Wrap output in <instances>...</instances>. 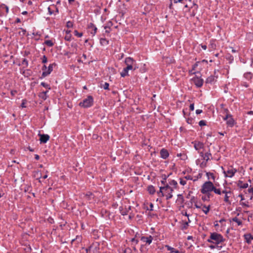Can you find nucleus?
Returning a JSON list of instances; mask_svg holds the SVG:
<instances>
[{"instance_id": "f257e3e1", "label": "nucleus", "mask_w": 253, "mask_h": 253, "mask_svg": "<svg viewBox=\"0 0 253 253\" xmlns=\"http://www.w3.org/2000/svg\"><path fill=\"white\" fill-rule=\"evenodd\" d=\"M173 189L169 185L161 187L159 193H161L163 196H166L167 199H170L172 197Z\"/></svg>"}, {"instance_id": "f03ea898", "label": "nucleus", "mask_w": 253, "mask_h": 253, "mask_svg": "<svg viewBox=\"0 0 253 253\" xmlns=\"http://www.w3.org/2000/svg\"><path fill=\"white\" fill-rule=\"evenodd\" d=\"M201 157H203V160L205 161L202 162L200 163V160H198L196 162L197 165H199L200 167L202 168H204L207 166V162L211 158V154L210 152H207L204 154L202 152L200 153Z\"/></svg>"}, {"instance_id": "7ed1b4c3", "label": "nucleus", "mask_w": 253, "mask_h": 253, "mask_svg": "<svg viewBox=\"0 0 253 253\" xmlns=\"http://www.w3.org/2000/svg\"><path fill=\"white\" fill-rule=\"evenodd\" d=\"M223 237L220 234L217 233H211L210 239L208 240L209 242H212L216 244H218L223 242Z\"/></svg>"}, {"instance_id": "20e7f679", "label": "nucleus", "mask_w": 253, "mask_h": 253, "mask_svg": "<svg viewBox=\"0 0 253 253\" xmlns=\"http://www.w3.org/2000/svg\"><path fill=\"white\" fill-rule=\"evenodd\" d=\"M214 185L211 181H207L205 182L201 189V192L203 194H207L213 189Z\"/></svg>"}, {"instance_id": "39448f33", "label": "nucleus", "mask_w": 253, "mask_h": 253, "mask_svg": "<svg viewBox=\"0 0 253 253\" xmlns=\"http://www.w3.org/2000/svg\"><path fill=\"white\" fill-rule=\"evenodd\" d=\"M225 111L226 114L225 117L223 118V119L224 120L226 121V124L228 126L232 127L234 125V120L233 119L231 115L228 113V110L226 109L225 110Z\"/></svg>"}, {"instance_id": "423d86ee", "label": "nucleus", "mask_w": 253, "mask_h": 253, "mask_svg": "<svg viewBox=\"0 0 253 253\" xmlns=\"http://www.w3.org/2000/svg\"><path fill=\"white\" fill-rule=\"evenodd\" d=\"M93 103V98L91 96H89L83 102H80V105L84 107H89L91 106Z\"/></svg>"}, {"instance_id": "0eeeda50", "label": "nucleus", "mask_w": 253, "mask_h": 253, "mask_svg": "<svg viewBox=\"0 0 253 253\" xmlns=\"http://www.w3.org/2000/svg\"><path fill=\"white\" fill-rule=\"evenodd\" d=\"M53 66H55V64H50L48 66V68H47L46 66L45 65H44L42 67V70L43 72L42 74V76L43 77H45L47 75H48L53 70Z\"/></svg>"}, {"instance_id": "6e6552de", "label": "nucleus", "mask_w": 253, "mask_h": 253, "mask_svg": "<svg viewBox=\"0 0 253 253\" xmlns=\"http://www.w3.org/2000/svg\"><path fill=\"white\" fill-rule=\"evenodd\" d=\"M222 193L225 194L224 201L228 204H231V202L229 201V198L232 194V192L230 190L225 189L222 190Z\"/></svg>"}, {"instance_id": "1a4fd4ad", "label": "nucleus", "mask_w": 253, "mask_h": 253, "mask_svg": "<svg viewBox=\"0 0 253 253\" xmlns=\"http://www.w3.org/2000/svg\"><path fill=\"white\" fill-rule=\"evenodd\" d=\"M192 143L193 144L194 148L197 151H199L201 149L204 148V144L202 142L195 141L192 142Z\"/></svg>"}, {"instance_id": "9d476101", "label": "nucleus", "mask_w": 253, "mask_h": 253, "mask_svg": "<svg viewBox=\"0 0 253 253\" xmlns=\"http://www.w3.org/2000/svg\"><path fill=\"white\" fill-rule=\"evenodd\" d=\"M236 172V170L233 169H228L227 171H224L225 176L226 177H232Z\"/></svg>"}, {"instance_id": "9b49d317", "label": "nucleus", "mask_w": 253, "mask_h": 253, "mask_svg": "<svg viewBox=\"0 0 253 253\" xmlns=\"http://www.w3.org/2000/svg\"><path fill=\"white\" fill-rule=\"evenodd\" d=\"M193 82L198 87H201L203 84V80L202 79L196 77L193 79Z\"/></svg>"}, {"instance_id": "f8f14e48", "label": "nucleus", "mask_w": 253, "mask_h": 253, "mask_svg": "<svg viewBox=\"0 0 253 253\" xmlns=\"http://www.w3.org/2000/svg\"><path fill=\"white\" fill-rule=\"evenodd\" d=\"M130 209L131 207L130 206H126L125 207V209H124L123 207H120V211L122 214L124 215L126 214L130 210Z\"/></svg>"}, {"instance_id": "ddd939ff", "label": "nucleus", "mask_w": 253, "mask_h": 253, "mask_svg": "<svg viewBox=\"0 0 253 253\" xmlns=\"http://www.w3.org/2000/svg\"><path fill=\"white\" fill-rule=\"evenodd\" d=\"M153 239V238L151 236H149L148 237L143 236L141 237V240L142 242L147 243L148 244H150L152 243Z\"/></svg>"}, {"instance_id": "4468645a", "label": "nucleus", "mask_w": 253, "mask_h": 253, "mask_svg": "<svg viewBox=\"0 0 253 253\" xmlns=\"http://www.w3.org/2000/svg\"><path fill=\"white\" fill-rule=\"evenodd\" d=\"M40 136V140L41 143H45L49 139V136L48 134H39Z\"/></svg>"}, {"instance_id": "2eb2a0df", "label": "nucleus", "mask_w": 253, "mask_h": 253, "mask_svg": "<svg viewBox=\"0 0 253 253\" xmlns=\"http://www.w3.org/2000/svg\"><path fill=\"white\" fill-rule=\"evenodd\" d=\"M125 63L126 65H136L135 61L131 57H127L125 59Z\"/></svg>"}, {"instance_id": "dca6fc26", "label": "nucleus", "mask_w": 253, "mask_h": 253, "mask_svg": "<svg viewBox=\"0 0 253 253\" xmlns=\"http://www.w3.org/2000/svg\"><path fill=\"white\" fill-rule=\"evenodd\" d=\"M160 154H161V157L163 159H164L167 158L169 155L168 151L165 149H162L161 150Z\"/></svg>"}, {"instance_id": "f3484780", "label": "nucleus", "mask_w": 253, "mask_h": 253, "mask_svg": "<svg viewBox=\"0 0 253 253\" xmlns=\"http://www.w3.org/2000/svg\"><path fill=\"white\" fill-rule=\"evenodd\" d=\"M97 248V245L96 244H93L91 245L88 248L86 249V253H88L91 250H92L93 252H94L95 250H96Z\"/></svg>"}, {"instance_id": "a211bd4d", "label": "nucleus", "mask_w": 253, "mask_h": 253, "mask_svg": "<svg viewBox=\"0 0 253 253\" xmlns=\"http://www.w3.org/2000/svg\"><path fill=\"white\" fill-rule=\"evenodd\" d=\"M215 78L216 77L213 76H211L207 79L206 83L208 84H212L215 81Z\"/></svg>"}, {"instance_id": "6ab92c4d", "label": "nucleus", "mask_w": 253, "mask_h": 253, "mask_svg": "<svg viewBox=\"0 0 253 253\" xmlns=\"http://www.w3.org/2000/svg\"><path fill=\"white\" fill-rule=\"evenodd\" d=\"M137 68H138V67L136 65H134H134H126V67L125 68V69L127 71H128L129 70H135Z\"/></svg>"}, {"instance_id": "aec40b11", "label": "nucleus", "mask_w": 253, "mask_h": 253, "mask_svg": "<svg viewBox=\"0 0 253 253\" xmlns=\"http://www.w3.org/2000/svg\"><path fill=\"white\" fill-rule=\"evenodd\" d=\"M245 238L246 240L248 243L251 242V241L253 239L252 236L251 234H246L245 235Z\"/></svg>"}, {"instance_id": "412c9836", "label": "nucleus", "mask_w": 253, "mask_h": 253, "mask_svg": "<svg viewBox=\"0 0 253 253\" xmlns=\"http://www.w3.org/2000/svg\"><path fill=\"white\" fill-rule=\"evenodd\" d=\"M47 92L48 90L41 92L39 96L42 98L43 99L45 100L47 98L46 93Z\"/></svg>"}, {"instance_id": "4be33fe9", "label": "nucleus", "mask_w": 253, "mask_h": 253, "mask_svg": "<svg viewBox=\"0 0 253 253\" xmlns=\"http://www.w3.org/2000/svg\"><path fill=\"white\" fill-rule=\"evenodd\" d=\"M148 191L149 193L151 194H153L155 192L154 187L153 186H148Z\"/></svg>"}, {"instance_id": "5701e85b", "label": "nucleus", "mask_w": 253, "mask_h": 253, "mask_svg": "<svg viewBox=\"0 0 253 253\" xmlns=\"http://www.w3.org/2000/svg\"><path fill=\"white\" fill-rule=\"evenodd\" d=\"M201 209L203 211V212H205L206 214H207L209 211V208L205 206L202 205V208Z\"/></svg>"}, {"instance_id": "b1692460", "label": "nucleus", "mask_w": 253, "mask_h": 253, "mask_svg": "<svg viewBox=\"0 0 253 253\" xmlns=\"http://www.w3.org/2000/svg\"><path fill=\"white\" fill-rule=\"evenodd\" d=\"M0 9H1V10L5 9L6 13L8 12V7L4 4H1L0 6Z\"/></svg>"}, {"instance_id": "393cba45", "label": "nucleus", "mask_w": 253, "mask_h": 253, "mask_svg": "<svg viewBox=\"0 0 253 253\" xmlns=\"http://www.w3.org/2000/svg\"><path fill=\"white\" fill-rule=\"evenodd\" d=\"M128 75V71L124 68L123 71L121 72V75L122 77H124Z\"/></svg>"}, {"instance_id": "a878e982", "label": "nucleus", "mask_w": 253, "mask_h": 253, "mask_svg": "<svg viewBox=\"0 0 253 253\" xmlns=\"http://www.w3.org/2000/svg\"><path fill=\"white\" fill-rule=\"evenodd\" d=\"M212 191H213L215 193L218 195H220L222 192L219 189H216L214 186L213 187Z\"/></svg>"}, {"instance_id": "bb28decb", "label": "nucleus", "mask_w": 253, "mask_h": 253, "mask_svg": "<svg viewBox=\"0 0 253 253\" xmlns=\"http://www.w3.org/2000/svg\"><path fill=\"white\" fill-rule=\"evenodd\" d=\"M44 43L49 46H52L53 45L52 42L50 40L45 41Z\"/></svg>"}, {"instance_id": "cd10ccee", "label": "nucleus", "mask_w": 253, "mask_h": 253, "mask_svg": "<svg viewBox=\"0 0 253 253\" xmlns=\"http://www.w3.org/2000/svg\"><path fill=\"white\" fill-rule=\"evenodd\" d=\"M232 220L236 222L239 225L242 224V222L237 217H234Z\"/></svg>"}, {"instance_id": "c85d7f7f", "label": "nucleus", "mask_w": 253, "mask_h": 253, "mask_svg": "<svg viewBox=\"0 0 253 253\" xmlns=\"http://www.w3.org/2000/svg\"><path fill=\"white\" fill-rule=\"evenodd\" d=\"M207 175L208 177V178L210 179V178H212V179H214V176L213 174V173L211 172H207Z\"/></svg>"}, {"instance_id": "c756f323", "label": "nucleus", "mask_w": 253, "mask_h": 253, "mask_svg": "<svg viewBox=\"0 0 253 253\" xmlns=\"http://www.w3.org/2000/svg\"><path fill=\"white\" fill-rule=\"evenodd\" d=\"M41 85L42 86H43V87L47 88L48 90L50 89L49 85L45 83H43V82L42 83Z\"/></svg>"}, {"instance_id": "7c9ffc66", "label": "nucleus", "mask_w": 253, "mask_h": 253, "mask_svg": "<svg viewBox=\"0 0 253 253\" xmlns=\"http://www.w3.org/2000/svg\"><path fill=\"white\" fill-rule=\"evenodd\" d=\"M74 33H75V35L78 36V37H81L83 36V33H79L76 30L74 31Z\"/></svg>"}, {"instance_id": "2f4dec72", "label": "nucleus", "mask_w": 253, "mask_h": 253, "mask_svg": "<svg viewBox=\"0 0 253 253\" xmlns=\"http://www.w3.org/2000/svg\"><path fill=\"white\" fill-rule=\"evenodd\" d=\"M109 84L107 83H105L104 84H103L102 87L105 89H108L109 88Z\"/></svg>"}, {"instance_id": "473e14b6", "label": "nucleus", "mask_w": 253, "mask_h": 253, "mask_svg": "<svg viewBox=\"0 0 253 253\" xmlns=\"http://www.w3.org/2000/svg\"><path fill=\"white\" fill-rule=\"evenodd\" d=\"M169 184L175 187L177 185V182L176 181L173 180L169 182Z\"/></svg>"}, {"instance_id": "72a5a7b5", "label": "nucleus", "mask_w": 253, "mask_h": 253, "mask_svg": "<svg viewBox=\"0 0 253 253\" xmlns=\"http://www.w3.org/2000/svg\"><path fill=\"white\" fill-rule=\"evenodd\" d=\"M194 206L196 208L201 209L202 208V205H201L200 204H198L197 203H195Z\"/></svg>"}, {"instance_id": "f704fd0d", "label": "nucleus", "mask_w": 253, "mask_h": 253, "mask_svg": "<svg viewBox=\"0 0 253 253\" xmlns=\"http://www.w3.org/2000/svg\"><path fill=\"white\" fill-rule=\"evenodd\" d=\"M199 125L200 126H205L206 124V122L204 121H200L199 123Z\"/></svg>"}, {"instance_id": "c9c22d12", "label": "nucleus", "mask_w": 253, "mask_h": 253, "mask_svg": "<svg viewBox=\"0 0 253 253\" xmlns=\"http://www.w3.org/2000/svg\"><path fill=\"white\" fill-rule=\"evenodd\" d=\"M180 183L182 185H184L186 183V181L183 179H180Z\"/></svg>"}, {"instance_id": "e433bc0d", "label": "nucleus", "mask_w": 253, "mask_h": 253, "mask_svg": "<svg viewBox=\"0 0 253 253\" xmlns=\"http://www.w3.org/2000/svg\"><path fill=\"white\" fill-rule=\"evenodd\" d=\"M166 248H167V249H168V250H169V251H170L171 252L172 251H173V250H175L174 248H171V247H170V246H168V245H166Z\"/></svg>"}, {"instance_id": "4c0bfd02", "label": "nucleus", "mask_w": 253, "mask_h": 253, "mask_svg": "<svg viewBox=\"0 0 253 253\" xmlns=\"http://www.w3.org/2000/svg\"><path fill=\"white\" fill-rule=\"evenodd\" d=\"M26 103V100H22V103L21 104V107L22 108H25L26 107V106L25 105V103Z\"/></svg>"}, {"instance_id": "58836bf2", "label": "nucleus", "mask_w": 253, "mask_h": 253, "mask_svg": "<svg viewBox=\"0 0 253 253\" xmlns=\"http://www.w3.org/2000/svg\"><path fill=\"white\" fill-rule=\"evenodd\" d=\"M67 26L68 27H72L73 26V24H72V23L71 22L69 21L67 23Z\"/></svg>"}, {"instance_id": "ea45409f", "label": "nucleus", "mask_w": 253, "mask_h": 253, "mask_svg": "<svg viewBox=\"0 0 253 253\" xmlns=\"http://www.w3.org/2000/svg\"><path fill=\"white\" fill-rule=\"evenodd\" d=\"M190 109L191 110V111H193L194 109V104H191L190 105Z\"/></svg>"}, {"instance_id": "a19ab883", "label": "nucleus", "mask_w": 253, "mask_h": 253, "mask_svg": "<svg viewBox=\"0 0 253 253\" xmlns=\"http://www.w3.org/2000/svg\"><path fill=\"white\" fill-rule=\"evenodd\" d=\"M200 63H201L197 62L196 64H195L193 67V70H194L195 69L196 67L198 65V64H200Z\"/></svg>"}, {"instance_id": "79ce46f5", "label": "nucleus", "mask_w": 253, "mask_h": 253, "mask_svg": "<svg viewBox=\"0 0 253 253\" xmlns=\"http://www.w3.org/2000/svg\"><path fill=\"white\" fill-rule=\"evenodd\" d=\"M248 186V184L247 183H244L243 185H241V187L243 188H246Z\"/></svg>"}, {"instance_id": "37998d69", "label": "nucleus", "mask_w": 253, "mask_h": 253, "mask_svg": "<svg viewBox=\"0 0 253 253\" xmlns=\"http://www.w3.org/2000/svg\"><path fill=\"white\" fill-rule=\"evenodd\" d=\"M47 62V58L45 57V56H43L42 58V62L43 63H46Z\"/></svg>"}, {"instance_id": "c03bdc74", "label": "nucleus", "mask_w": 253, "mask_h": 253, "mask_svg": "<svg viewBox=\"0 0 253 253\" xmlns=\"http://www.w3.org/2000/svg\"><path fill=\"white\" fill-rule=\"evenodd\" d=\"M48 12H49V14L51 15V14H52L53 12H52V11L51 10V7H49L48 8Z\"/></svg>"}, {"instance_id": "a18cd8bd", "label": "nucleus", "mask_w": 253, "mask_h": 253, "mask_svg": "<svg viewBox=\"0 0 253 253\" xmlns=\"http://www.w3.org/2000/svg\"><path fill=\"white\" fill-rule=\"evenodd\" d=\"M202 112V110L197 109V110H196V114H201Z\"/></svg>"}, {"instance_id": "49530a36", "label": "nucleus", "mask_w": 253, "mask_h": 253, "mask_svg": "<svg viewBox=\"0 0 253 253\" xmlns=\"http://www.w3.org/2000/svg\"><path fill=\"white\" fill-rule=\"evenodd\" d=\"M153 205L152 203H151L150 204V211H152L153 210Z\"/></svg>"}, {"instance_id": "de8ad7c7", "label": "nucleus", "mask_w": 253, "mask_h": 253, "mask_svg": "<svg viewBox=\"0 0 253 253\" xmlns=\"http://www.w3.org/2000/svg\"><path fill=\"white\" fill-rule=\"evenodd\" d=\"M174 0V2L176 3L177 2H181L183 0Z\"/></svg>"}, {"instance_id": "09e8293b", "label": "nucleus", "mask_w": 253, "mask_h": 253, "mask_svg": "<svg viewBox=\"0 0 253 253\" xmlns=\"http://www.w3.org/2000/svg\"><path fill=\"white\" fill-rule=\"evenodd\" d=\"M186 179H192V177L190 176H186L185 177Z\"/></svg>"}, {"instance_id": "8fccbe9b", "label": "nucleus", "mask_w": 253, "mask_h": 253, "mask_svg": "<svg viewBox=\"0 0 253 253\" xmlns=\"http://www.w3.org/2000/svg\"><path fill=\"white\" fill-rule=\"evenodd\" d=\"M35 159L38 160L40 159V157L38 155H35Z\"/></svg>"}, {"instance_id": "3c124183", "label": "nucleus", "mask_w": 253, "mask_h": 253, "mask_svg": "<svg viewBox=\"0 0 253 253\" xmlns=\"http://www.w3.org/2000/svg\"><path fill=\"white\" fill-rule=\"evenodd\" d=\"M202 48H203L204 50H205V49H206V48H207V46H206V45H202Z\"/></svg>"}, {"instance_id": "603ef678", "label": "nucleus", "mask_w": 253, "mask_h": 253, "mask_svg": "<svg viewBox=\"0 0 253 253\" xmlns=\"http://www.w3.org/2000/svg\"><path fill=\"white\" fill-rule=\"evenodd\" d=\"M96 30H97V28L96 27H95L94 29V32L92 33L93 35L96 33Z\"/></svg>"}, {"instance_id": "864d4df0", "label": "nucleus", "mask_w": 253, "mask_h": 253, "mask_svg": "<svg viewBox=\"0 0 253 253\" xmlns=\"http://www.w3.org/2000/svg\"><path fill=\"white\" fill-rule=\"evenodd\" d=\"M105 41H106V40H105V39H101L100 40V42H101V43H103V42H105Z\"/></svg>"}, {"instance_id": "5fc2aeb1", "label": "nucleus", "mask_w": 253, "mask_h": 253, "mask_svg": "<svg viewBox=\"0 0 253 253\" xmlns=\"http://www.w3.org/2000/svg\"><path fill=\"white\" fill-rule=\"evenodd\" d=\"M230 48L231 49V51L232 52H236V50L235 49H234L232 47H230Z\"/></svg>"}, {"instance_id": "6e6d98bb", "label": "nucleus", "mask_w": 253, "mask_h": 253, "mask_svg": "<svg viewBox=\"0 0 253 253\" xmlns=\"http://www.w3.org/2000/svg\"><path fill=\"white\" fill-rule=\"evenodd\" d=\"M11 93L12 95H14V94L16 93V91H12Z\"/></svg>"}, {"instance_id": "4d7b16f0", "label": "nucleus", "mask_w": 253, "mask_h": 253, "mask_svg": "<svg viewBox=\"0 0 253 253\" xmlns=\"http://www.w3.org/2000/svg\"><path fill=\"white\" fill-rule=\"evenodd\" d=\"M28 149H29L30 151H32V152L34 151V150H33V149L31 148V147H28Z\"/></svg>"}, {"instance_id": "13d9d810", "label": "nucleus", "mask_w": 253, "mask_h": 253, "mask_svg": "<svg viewBox=\"0 0 253 253\" xmlns=\"http://www.w3.org/2000/svg\"><path fill=\"white\" fill-rule=\"evenodd\" d=\"M47 177V175L45 174L43 176V178L45 179Z\"/></svg>"}, {"instance_id": "bf43d9fd", "label": "nucleus", "mask_w": 253, "mask_h": 253, "mask_svg": "<svg viewBox=\"0 0 253 253\" xmlns=\"http://www.w3.org/2000/svg\"><path fill=\"white\" fill-rule=\"evenodd\" d=\"M210 247L211 248V249H214L215 248V246H213V245H211L210 246Z\"/></svg>"}, {"instance_id": "052dcab7", "label": "nucleus", "mask_w": 253, "mask_h": 253, "mask_svg": "<svg viewBox=\"0 0 253 253\" xmlns=\"http://www.w3.org/2000/svg\"><path fill=\"white\" fill-rule=\"evenodd\" d=\"M193 6H195L196 7V8H197L198 6L196 4H195V3H193Z\"/></svg>"}, {"instance_id": "680f3d73", "label": "nucleus", "mask_w": 253, "mask_h": 253, "mask_svg": "<svg viewBox=\"0 0 253 253\" xmlns=\"http://www.w3.org/2000/svg\"><path fill=\"white\" fill-rule=\"evenodd\" d=\"M132 241H133V242L135 241L136 244H137V242H137V240H135L134 238H133V239H132Z\"/></svg>"}, {"instance_id": "e2e57ef3", "label": "nucleus", "mask_w": 253, "mask_h": 253, "mask_svg": "<svg viewBox=\"0 0 253 253\" xmlns=\"http://www.w3.org/2000/svg\"><path fill=\"white\" fill-rule=\"evenodd\" d=\"M171 6H172V2H171L170 4H169V7L170 8H171Z\"/></svg>"}, {"instance_id": "0e129e2a", "label": "nucleus", "mask_w": 253, "mask_h": 253, "mask_svg": "<svg viewBox=\"0 0 253 253\" xmlns=\"http://www.w3.org/2000/svg\"><path fill=\"white\" fill-rule=\"evenodd\" d=\"M32 1H28V4H29V5L32 4Z\"/></svg>"}, {"instance_id": "69168bd1", "label": "nucleus", "mask_w": 253, "mask_h": 253, "mask_svg": "<svg viewBox=\"0 0 253 253\" xmlns=\"http://www.w3.org/2000/svg\"><path fill=\"white\" fill-rule=\"evenodd\" d=\"M20 19H19V18H17V19H16V22H20Z\"/></svg>"}, {"instance_id": "338daca9", "label": "nucleus", "mask_w": 253, "mask_h": 253, "mask_svg": "<svg viewBox=\"0 0 253 253\" xmlns=\"http://www.w3.org/2000/svg\"><path fill=\"white\" fill-rule=\"evenodd\" d=\"M204 62L207 63V61L205 60H203L201 63H204Z\"/></svg>"}, {"instance_id": "774afa93", "label": "nucleus", "mask_w": 253, "mask_h": 253, "mask_svg": "<svg viewBox=\"0 0 253 253\" xmlns=\"http://www.w3.org/2000/svg\"><path fill=\"white\" fill-rule=\"evenodd\" d=\"M27 13V12L26 11H24L22 13L23 14H25Z\"/></svg>"}]
</instances>
